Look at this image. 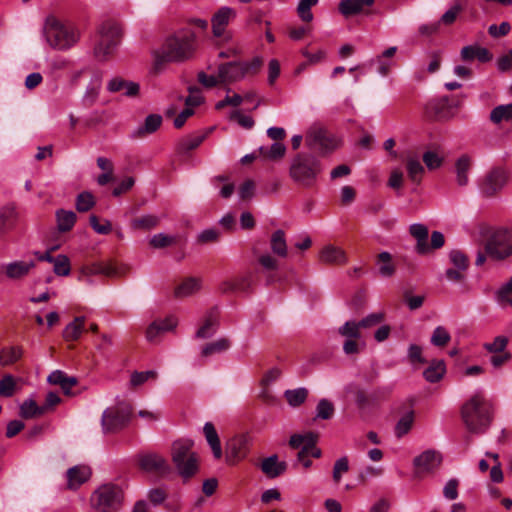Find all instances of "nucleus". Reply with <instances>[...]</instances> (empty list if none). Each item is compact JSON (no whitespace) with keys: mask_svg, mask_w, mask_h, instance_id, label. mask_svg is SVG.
Segmentation results:
<instances>
[{"mask_svg":"<svg viewBox=\"0 0 512 512\" xmlns=\"http://www.w3.org/2000/svg\"><path fill=\"white\" fill-rule=\"evenodd\" d=\"M197 47L196 34L190 29H180L164 38L151 50L152 72L160 73L168 63H182L193 57Z\"/></svg>","mask_w":512,"mask_h":512,"instance_id":"nucleus-1","label":"nucleus"},{"mask_svg":"<svg viewBox=\"0 0 512 512\" xmlns=\"http://www.w3.org/2000/svg\"><path fill=\"white\" fill-rule=\"evenodd\" d=\"M461 415L471 433L482 434L490 426L492 405L481 392H476L463 404Z\"/></svg>","mask_w":512,"mask_h":512,"instance_id":"nucleus-2","label":"nucleus"},{"mask_svg":"<svg viewBox=\"0 0 512 512\" xmlns=\"http://www.w3.org/2000/svg\"><path fill=\"white\" fill-rule=\"evenodd\" d=\"M43 35L48 45L58 51H67L79 41L78 29L68 22H63L55 16L45 20Z\"/></svg>","mask_w":512,"mask_h":512,"instance_id":"nucleus-3","label":"nucleus"},{"mask_svg":"<svg viewBox=\"0 0 512 512\" xmlns=\"http://www.w3.org/2000/svg\"><path fill=\"white\" fill-rule=\"evenodd\" d=\"M193 445L194 442L190 439H179L171 446L172 462L184 480L192 478L199 470V456L192 450Z\"/></svg>","mask_w":512,"mask_h":512,"instance_id":"nucleus-4","label":"nucleus"},{"mask_svg":"<svg viewBox=\"0 0 512 512\" xmlns=\"http://www.w3.org/2000/svg\"><path fill=\"white\" fill-rule=\"evenodd\" d=\"M322 171L320 161L309 154H299L291 162L289 175L291 179L303 187H312Z\"/></svg>","mask_w":512,"mask_h":512,"instance_id":"nucleus-5","label":"nucleus"},{"mask_svg":"<svg viewBox=\"0 0 512 512\" xmlns=\"http://www.w3.org/2000/svg\"><path fill=\"white\" fill-rule=\"evenodd\" d=\"M123 489L113 483H104L90 496V506L96 512H118L123 504Z\"/></svg>","mask_w":512,"mask_h":512,"instance_id":"nucleus-6","label":"nucleus"},{"mask_svg":"<svg viewBox=\"0 0 512 512\" xmlns=\"http://www.w3.org/2000/svg\"><path fill=\"white\" fill-rule=\"evenodd\" d=\"M99 40L95 46V55L105 59L111 55L119 45L123 35L122 26L115 21H106L98 29Z\"/></svg>","mask_w":512,"mask_h":512,"instance_id":"nucleus-7","label":"nucleus"},{"mask_svg":"<svg viewBox=\"0 0 512 512\" xmlns=\"http://www.w3.org/2000/svg\"><path fill=\"white\" fill-rule=\"evenodd\" d=\"M486 254L494 260H504L512 255V229L497 228L486 239Z\"/></svg>","mask_w":512,"mask_h":512,"instance_id":"nucleus-8","label":"nucleus"},{"mask_svg":"<svg viewBox=\"0 0 512 512\" xmlns=\"http://www.w3.org/2000/svg\"><path fill=\"white\" fill-rule=\"evenodd\" d=\"M132 407L126 403L105 409L101 416V428L104 434L116 433L128 425L132 415Z\"/></svg>","mask_w":512,"mask_h":512,"instance_id":"nucleus-9","label":"nucleus"},{"mask_svg":"<svg viewBox=\"0 0 512 512\" xmlns=\"http://www.w3.org/2000/svg\"><path fill=\"white\" fill-rule=\"evenodd\" d=\"M306 142L310 147L318 148L323 153L331 152L340 145V140L336 136L319 126L309 129Z\"/></svg>","mask_w":512,"mask_h":512,"instance_id":"nucleus-10","label":"nucleus"},{"mask_svg":"<svg viewBox=\"0 0 512 512\" xmlns=\"http://www.w3.org/2000/svg\"><path fill=\"white\" fill-rule=\"evenodd\" d=\"M139 467L148 473H155L161 477L171 474L172 468L167 459L158 453H144L138 456Z\"/></svg>","mask_w":512,"mask_h":512,"instance_id":"nucleus-11","label":"nucleus"},{"mask_svg":"<svg viewBox=\"0 0 512 512\" xmlns=\"http://www.w3.org/2000/svg\"><path fill=\"white\" fill-rule=\"evenodd\" d=\"M237 17L235 9L229 6H221L211 17L212 34L216 38H224L229 40L230 35L227 34L229 23Z\"/></svg>","mask_w":512,"mask_h":512,"instance_id":"nucleus-12","label":"nucleus"},{"mask_svg":"<svg viewBox=\"0 0 512 512\" xmlns=\"http://www.w3.org/2000/svg\"><path fill=\"white\" fill-rule=\"evenodd\" d=\"M250 438L248 435H237L227 441L225 460L229 465H235L243 460L249 452Z\"/></svg>","mask_w":512,"mask_h":512,"instance_id":"nucleus-13","label":"nucleus"},{"mask_svg":"<svg viewBox=\"0 0 512 512\" xmlns=\"http://www.w3.org/2000/svg\"><path fill=\"white\" fill-rule=\"evenodd\" d=\"M509 172L505 168L497 167L492 169L485 177L481 191L486 196H493L498 193L507 183Z\"/></svg>","mask_w":512,"mask_h":512,"instance_id":"nucleus-14","label":"nucleus"},{"mask_svg":"<svg viewBox=\"0 0 512 512\" xmlns=\"http://www.w3.org/2000/svg\"><path fill=\"white\" fill-rule=\"evenodd\" d=\"M442 462V455L439 451L428 449L413 460V464L418 472H430L438 468Z\"/></svg>","mask_w":512,"mask_h":512,"instance_id":"nucleus-15","label":"nucleus"},{"mask_svg":"<svg viewBox=\"0 0 512 512\" xmlns=\"http://www.w3.org/2000/svg\"><path fill=\"white\" fill-rule=\"evenodd\" d=\"M397 52L396 46H391L383 51L380 55H377L375 58L370 59L366 65H375L376 71L381 77H386L390 69L394 65L393 57ZM365 66V64L363 65Z\"/></svg>","mask_w":512,"mask_h":512,"instance_id":"nucleus-16","label":"nucleus"},{"mask_svg":"<svg viewBox=\"0 0 512 512\" xmlns=\"http://www.w3.org/2000/svg\"><path fill=\"white\" fill-rule=\"evenodd\" d=\"M409 233L416 240V252L420 255L428 254L430 252L428 227L422 223H413L409 226Z\"/></svg>","mask_w":512,"mask_h":512,"instance_id":"nucleus-17","label":"nucleus"},{"mask_svg":"<svg viewBox=\"0 0 512 512\" xmlns=\"http://www.w3.org/2000/svg\"><path fill=\"white\" fill-rule=\"evenodd\" d=\"M219 77L223 84H231L245 78L241 62H229L219 67Z\"/></svg>","mask_w":512,"mask_h":512,"instance_id":"nucleus-18","label":"nucleus"},{"mask_svg":"<svg viewBox=\"0 0 512 512\" xmlns=\"http://www.w3.org/2000/svg\"><path fill=\"white\" fill-rule=\"evenodd\" d=\"M319 260L325 264H337L343 265L348 262L345 251L338 246L333 244H327L323 246L319 253Z\"/></svg>","mask_w":512,"mask_h":512,"instance_id":"nucleus-19","label":"nucleus"},{"mask_svg":"<svg viewBox=\"0 0 512 512\" xmlns=\"http://www.w3.org/2000/svg\"><path fill=\"white\" fill-rule=\"evenodd\" d=\"M374 4V0H340L338 3L339 13L348 18L364 13L366 9Z\"/></svg>","mask_w":512,"mask_h":512,"instance_id":"nucleus-20","label":"nucleus"},{"mask_svg":"<svg viewBox=\"0 0 512 512\" xmlns=\"http://www.w3.org/2000/svg\"><path fill=\"white\" fill-rule=\"evenodd\" d=\"M17 219L18 212L14 204L9 203L0 208V237L15 226Z\"/></svg>","mask_w":512,"mask_h":512,"instance_id":"nucleus-21","label":"nucleus"},{"mask_svg":"<svg viewBox=\"0 0 512 512\" xmlns=\"http://www.w3.org/2000/svg\"><path fill=\"white\" fill-rule=\"evenodd\" d=\"M460 57L465 62L477 59L479 62L485 63L492 59V54L487 48L474 44L464 46L460 51Z\"/></svg>","mask_w":512,"mask_h":512,"instance_id":"nucleus-22","label":"nucleus"},{"mask_svg":"<svg viewBox=\"0 0 512 512\" xmlns=\"http://www.w3.org/2000/svg\"><path fill=\"white\" fill-rule=\"evenodd\" d=\"M473 166V158L468 154L461 155L455 162L456 183L463 187L469 183V172Z\"/></svg>","mask_w":512,"mask_h":512,"instance_id":"nucleus-23","label":"nucleus"},{"mask_svg":"<svg viewBox=\"0 0 512 512\" xmlns=\"http://www.w3.org/2000/svg\"><path fill=\"white\" fill-rule=\"evenodd\" d=\"M91 476V469L86 465H76L67 471V485L70 489H77Z\"/></svg>","mask_w":512,"mask_h":512,"instance_id":"nucleus-24","label":"nucleus"},{"mask_svg":"<svg viewBox=\"0 0 512 512\" xmlns=\"http://www.w3.org/2000/svg\"><path fill=\"white\" fill-rule=\"evenodd\" d=\"M107 90L112 93L122 91L127 97H135L139 93L140 86L136 82L126 81L122 78L115 77L108 82Z\"/></svg>","mask_w":512,"mask_h":512,"instance_id":"nucleus-25","label":"nucleus"},{"mask_svg":"<svg viewBox=\"0 0 512 512\" xmlns=\"http://www.w3.org/2000/svg\"><path fill=\"white\" fill-rule=\"evenodd\" d=\"M203 433L205 439L210 446L213 456L216 459H220L223 455L220 439L214 425L210 422H206L203 427Z\"/></svg>","mask_w":512,"mask_h":512,"instance_id":"nucleus-26","label":"nucleus"},{"mask_svg":"<svg viewBox=\"0 0 512 512\" xmlns=\"http://www.w3.org/2000/svg\"><path fill=\"white\" fill-rule=\"evenodd\" d=\"M201 289V280L195 277H189L179 283L174 290L177 298H185L192 296Z\"/></svg>","mask_w":512,"mask_h":512,"instance_id":"nucleus-27","label":"nucleus"},{"mask_svg":"<svg viewBox=\"0 0 512 512\" xmlns=\"http://www.w3.org/2000/svg\"><path fill=\"white\" fill-rule=\"evenodd\" d=\"M431 110H433L439 118H449L453 115V112L450 108L449 98L446 96L434 101H429L426 105V112L430 116Z\"/></svg>","mask_w":512,"mask_h":512,"instance_id":"nucleus-28","label":"nucleus"},{"mask_svg":"<svg viewBox=\"0 0 512 512\" xmlns=\"http://www.w3.org/2000/svg\"><path fill=\"white\" fill-rule=\"evenodd\" d=\"M47 380L50 384L59 385L65 393H69L72 387L77 383L76 378L67 376V374L61 370L51 372Z\"/></svg>","mask_w":512,"mask_h":512,"instance_id":"nucleus-29","label":"nucleus"},{"mask_svg":"<svg viewBox=\"0 0 512 512\" xmlns=\"http://www.w3.org/2000/svg\"><path fill=\"white\" fill-rule=\"evenodd\" d=\"M261 469L268 477L275 478L285 471L286 464L279 462L276 455H272L262 461Z\"/></svg>","mask_w":512,"mask_h":512,"instance_id":"nucleus-30","label":"nucleus"},{"mask_svg":"<svg viewBox=\"0 0 512 512\" xmlns=\"http://www.w3.org/2000/svg\"><path fill=\"white\" fill-rule=\"evenodd\" d=\"M218 325V317L215 311H210L206 317L203 325L197 330L196 338L206 339L215 334Z\"/></svg>","mask_w":512,"mask_h":512,"instance_id":"nucleus-31","label":"nucleus"},{"mask_svg":"<svg viewBox=\"0 0 512 512\" xmlns=\"http://www.w3.org/2000/svg\"><path fill=\"white\" fill-rule=\"evenodd\" d=\"M270 248L272 252L281 257L285 258L288 254V246L286 242L285 233L283 230H276L270 238Z\"/></svg>","mask_w":512,"mask_h":512,"instance_id":"nucleus-32","label":"nucleus"},{"mask_svg":"<svg viewBox=\"0 0 512 512\" xmlns=\"http://www.w3.org/2000/svg\"><path fill=\"white\" fill-rule=\"evenodd\" d=\"M445 372H446V366H445L444 361L434 360L424 370L423 376L428 382L435 383L443 378Z\"/></svg>","mask_w":512,"mask_h":512,"instance_id":"nucleus-33","label":"nucleus"},{"mask_svg":"<svg viewBox=\"0 0 512 512\" xmlns=\"http://www.w3.org/2000/svg\"><path fill=\"white\" fill-rule=\"evenodd\" d=\"M379 274L384 278H390L395 273V265L392 261V255L389 252L383 251L377 257L376 262Z\"/></svg>","mask_w":512,"mask_h":512,"instance_id":"nucleus-34","label":"nucleus"},{"mask_svg":"<svg viewBox=\"0 0 512 512\" xmlns=\"http://www.w3.org/2000/svg\"><path fill=\"white\" fill-rule=\"evenodd\" d=\"M84 317H76L63 331V336L68 341L77 340L84 331Z\"/></svg>","mask_w":512,"mask_h":512,"instance_id":"nucleus-35","label":"nucleus"},{"mask_svg":"<svg viewBox=\"0 0 512 512\" xmlns=\"http://www.w3.org/2000/svg\"><path fill=\"white\" fill-rule=\"evenodd\" d=\"M23 355V349L19 346H11L0 349V364L7 366L18 361Z\"/></svg>","mask_w":512,"mask_h":512,"instance_id":"nucleus-36","label":"nucleus"},{"mask_svg":"<svg viewBox=\"0 0 512 512\" xmlns=\"http://www.w3.org/2000/svg\"><path fill=\"white\" fill-rule=\"evenodd\" d=\"M414 423V411L409 410L398 420L395 426V435L397 438L405 436L412 428Z\"/></svg>","mask_w":512,"mask_h":512,"instance_id":"nucleus-37","label":"nucleus"},{"mask_svg":"<svg viewBox=\"0 0 512 512\" xmlns=\"http://www.w3.org/2000/svg\"><path fill=\"white\" fill-rule=\"evenodd\" d=\"M448 259L451 267L465 272L467 271L469 267V259L463 251L459 249H452L448 254Z\"/></svg>","mask_w":512,"mask_h":512,"instance_id":"nucleus-38","label":"nucleus"},{"mask_svg":"<svg viewBox=\"0 0 512 512\" xmlns=\"http://www.w3.org/2000/svg\"><path fill=\"white\" fill-rule=\"evenodd\" d=\"M490 119L495 124L512 120V103L495 107L490 113Z\"/></svg>","mask_w":512,"mask_h":512,"instance_id":"nucleus-39","label":"nucleus"},{"mask_svg":"<svg viewBox=\"0 0 512 512\" xmlns=\"http://www.w3.org/2000/svg\"><path fill=\"white\" fill-rule=\"evenodd\" d=\"M284 396L292 407H297L305 402L308 396V390L304 387L289 389L284 392Z\"/></svg>","mask_w":512,"mask_h":512,"instance_id":"nucleus-40","label":"nucleus"},{"mask_svg":"<svg viewBox=\"0 0 512 512\" xmlns=\"http://www.w3.org/2000/svg\"><path fill=\"white\" fill-rule=\"evenodd\" d=\"M260 154L269 160H276L282 158L286 153V147L280 142H275L269 147H260Z\"/></svg>","mask_w":512,"mask_h":512,"instance_id":"nucleus-41","label":"nucleus"},{"mask_svg":"<svg viewBox=\"0 0 512 512\" xmlns=\"http://www.w3.org/2000/svg\"><path fill=\"white\" fill-rule=\"evenodd\" d=\"M319 0H300L297 5V15L303 22H311L314 19L312 7L318 4Z\"/></svg>","mask_w":512,"mask_h":512,"instance_id":"nucleus-42","label":"nucleus"},{"mask_svg":"<svg viewBox=\"0 0 512 512\" xmlns=\"http://www.w3.org/2000/svg\"><path fill=\"white\" fill-rule=\"evenodd\" d=\"M57 224L60 231H69L75 224L76 214L73 211L59 210L56 213Z\"/></svg>","mask_w":512,"mask_h":512,"instance_id":"nucleus-43","label":"nucleus"},{"mask_svg":"<svg viewBox=\"0 0 512 512\" xmlns=\"http://www.w3.org/2000/svg\"><path fill=\"white\" fill-rule=\"evenodd\" d=\"M44 411L45 407H39L31 398L26 399L20 406V414L24 418H33L43 414Z\"/></svg>","mask_w":512,"mask_h":512,"instance_id":"nucleus-44","label":"nucleus"},{"mask_svg":"<svg viewBox=\"0 0 512 512\" xmlns=\"http://www.w3.org/2000/svg\"><path fill=\"white\" fill-rule=\"evenodd\" d=\"M230 347V342L225 338L217 339L214 342L207 344L202 349V356L207 357L226 351Z\"/></svg>","mask_w":512,"mask_h":512,"instance_id":"nucleus-45","label":"nucleus"},{"mask_svg":"<svg viewBox=\"0 0 512 512\" xmlns=\"http://www.w3.org/2000/svg\"><path fill=\"white\" fill-rule=\"evenodd\" d=\"M451 340V335L443 326H437L431 335L430 342L433 346L444 347Z\"/></svg>","mask_w":512,"mask_h":512,"instance_id":"nucleus-46","label":"nucleus"},{"mask_svg":"<svg viewBox=\"0 0 512 512\" xmlns=\"http://www.w3.org/2000/svg\"><path fill=\"white\" fill-rule=\"evenodd\" d=\"M53 271L58 276H68L71 272L69 258L66 255H57L53 260Z\"/></svg>","mask_w":512,"mask_h":512,"instance_id":"nucleus-47","label":"nucleus"},{"mask_svg":"<svg viewBox=\"0 0 512 512\" xmlns=\"http://www.w3.org/2000/svg\"><path fill=\"white\" fill-rule=\"evenodd\" d=\"M361 326L359 322L347 321L341 327H339V334L346 339H360Z\"/></svg>","mask_w":512,"mask_h":512,"instance_id":"nucleus-48","label":"nucleus"},{"mask_svg":"<svg viewBox=\"0 0 512 512\" xmlns=\"http://www.w3.org/2000/svg\"><path fill=\"white\" fill-rule=\"evenodd\" d=\"M349 471V460L347 456L337 459L333 466L332 478L336 484H339L345 473Z\"/></svg>","mask_w":512,"mask_h":512,"instance_id":"nucleus-49","label":"nucleus"},{"mask_svg":"<svg viewBox=\"0 0 512 512\" xmlns=\"http://www.w3.org/2000/svg\"><path fill=\"white\" fill-rule=\"evenodd\" d=\"M508 337L499 335L496 336L492 342H487L483 344V348L489 353H501L506 352L505 349L508 345Z\"/></svg>","mask_w":512,"mask_h":512,"instance_id":"nucleus-50","label":"nucleus"},{"mask_svg":"<svg viewBox=\"0 0 512 512\" xmlns=\"http://www.w3.org/2000/svg\"><path fill=\"white\" fill-rule=\"evenodd\" d=\"M95 203L94 196L90 192L84 191L76 198V209L79 212H87L95 205Z\"/></svg>","mask_w":512,"mask_h":512,"instance_id":"nucleus-51","label":"nucleus"},{"mask_svg":"<svg viewBox=\"0 0 512 512\" xmlns=\"http://www.w3.org/2000/svg\"><path fill=\"white\" fill-rule=\"evenodd\" d=\"M16 379L11 374H7L0 380V395L3 397L13 396L16 388Z\"/></svg>","mask_w":512,"mask_h":512,"instance_id":"nucleus-52","label":"nucleus"},{"mask_svg":"<svg viewBox=\"0 0 512 512\" xmlns=\"http://www.w3.org/2000/svg\"><path fill=\"white\" fill-rule=\"evenodd\" d=\"M101 90V81L98 78L93 79L86 89L84 101L87 104H93L99 96Z\"/></svg>","mask_w":512,"mask_h":512,"instance_id":"nucleus-53","label":"nucleus"},{"mask_svg":"<svg viewBox=\"0 0 512 512\" xmlns=\"http://www.w3.org/2000/svg\"><path fill=\"white\" fill-rule=\"evenodd\" d=\"M334 413L333 404L327 399H321L316 407V417L320 419H330Z\"/></svg>","mask_w":512,"mask_h":512,"instance_id":"nucleus-54","label":"nucleus"},{"mask_svg":"<svg viewBox=\"0 0 512 512\" xmlns=\"http://www.w3.org/2000/svg\"><path fill=\"white\" fill-rule=\"evenodd\" d=\"M407 171L412 181H418L424 172V167L418 159L409 158L407 160Z\"/></svg>","mask_w":512,"mask_h":512,"instance_id":"nucleus-55","label":"nucleus"},{"mask_svg":"<svg viewBox=\"0 0 512 512\" xmlns=\"http://www.w3.org/2000/svg\"><path fill=\"white\" fill-rule=\"evenodd\" d=\"M459 480L456 478L449 479L443 487V496L445 499L453 501L459 496Z\"/></svg>","mask_w":512,"mask_h":512,"instance_id":"nucleus-56","label":"nucleus"},{"mask_svg":"<svg viewBox=\"0 0 512 512\" xmlns=\"http://www.w3.org/2000/svg\"><path fill=\"white\" fill-rule=\"evenodd\" d=\"M157 372L155 370H148L143 372H134L131 375L130 383L132 386H140L149 379H156Z\"/></svg>","mask_w":512,"mask_h":512,"instance_id":"nucleus-57","label":"nucleus"},{"mask_svg":"<svg viewBox=\"0 0 512 512\" xmlns=\"http://www.w3.org/2000/svg\"><path fill=\"white\" fill-rule=\"evenodd\" d=\"M423 162L430 170L439 168L443 163V157L437 152L427 151L423 154Z\"/></svg>","mask_w":512,"mask_h":512,"instance_id":"nucleus-58","label":"nucleus"},{"mask_svg":"<svg viewBox=\"0 0 512 512\" xmlns=\"http://www.w3.org/2000/svg\"><path fill=\"white\" fill-rule=\"evenodd\" d=\"M365 347V342L360 339H346L343 351L346 355L358 354Z\"/></svg>","mask_w":512,"mask_h":512,"instance_id":"nucleus-59","label":"nucleus"},{"mask_svg":"<svg viewBox=\"0 0 512 512\" xmlns=\"http://www.w3.org/2000/svg\"><path fill=\"white\" fill-rule=\"evenodd\" d=\"M162 123V117L158 114L148 115L145 119L144 125L141 128L142 132L153 133L155 132Z\"/></svg>","mask_w":512,"mask_h":512,"instance_id":"nucleus-60","label":"nucleus"},{"mask_svg":"<svg viewBox=\"0 0 512 512\" xmlns=\"http://www.w3.org/2000/svg\"><path fill=\"white\" fill-rule=\"evenodd\" d=\"M242 64V67H243V72H244V75L245 77L248 76V75H255L257 74L261 67H262V64H263V61H262V58L261 57H254L252 60L250 61H244V62H241Z\"/></svg>","mask_w":512,"mask_h":512,"instance_id":"nucleus-61","label":"nucleus"},{"mask_svg":"<svg viewBox=\"0 0 512 512\" xmlns=\"http://www.w3.org/2000/svg\"><path fill=\"white\" fill-rule=\"evenodd\" d=\"M315 442V436L312 434V433H307V434H295V435H292L291 438H290V441H289V444L292 448H301L307 444V443H313Z\"/></svg>","mask_w":512,"mask_h":512,"instance_id":"nucleus-62","label":"nucleus"},{"mask_svg":"<svg viewBox=\"0 0 512 512\" xmlns=\"http://www.w3.org/2000/svg\"><path fill=\"white\" fill-rule=\"evenodd\" d=\"M89 222L93 230L101 235H106L110 233L112 226L110 221L104 220L102 223L99 222L97 216L91 215L89 218Z\"/></svg>","mask_w":512,"mask_h":512,"instance_id":"nucleus-63","label":"nucleus"},{"mask_svg":"<svg viewBox=\"0 0 512 512\" xmlns=\"http://www.w3.org/2000/svg\"><path fill=\"white\" fill-rule=\"evenodd\" d=\"M175 238L164 233L155 234L150 239V245L154 248H164L171 245Z\"/></svg>","mask_w":512,"mask_h":512,"instance_id":"nucleus-64","label":"nucleus"}]
</instances>
